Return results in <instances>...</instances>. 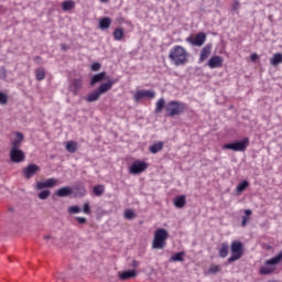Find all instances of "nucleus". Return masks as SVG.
I'll use <instances>...</instances> for the list:
<instances>
[{"label": "nucleus", "mask_w": 282, "mask_h": 282, "mask_svg": "<svg viewBox=\"0 0 282 282\" xmlns=\"http://www.w3.org/2000/svg\"><path fill=\"white\" fill-rule=\"evenodd\" d=\"M99 28L101 30H108V28H111V18H101L99 21Z\"/></svg>", "instance_id": "c85d7f7f"}, {"label": "nucleus", "mask_w": 282, "mask_h": 282, "mask_svg": "<svg viewBox=\"0 0 282 282\" xmlns=\"http://www.w3.org/2000/svg\"><path fill=\"white\" fill-rule=\"evenodd\" d=\"M1 8H3V7L0 6V10H1Z\"/></svg>", "instance_id": "5fc2aeb1"}, {"label": "nucleus", "mask_w": 282, "mask_h": 282, "mask_svg": "<svg viewBox=\"0 0 282 282\" xmlns=\"http://www.w3.org/2000/svg\"><path fill=\"white\" fill-rule=\"evenodd\" d=\"M248 147H250V139L247 137V138H243L240 141L224 144L223 149H224V151L228 150V151L243 152V151H246V149H248Z\"/></svg>", "instance_id": "39448f33"}, {"label": "nucleus", "mask_w": 282, "mask_h": 282, "mask_svg": "<svg viewBox=\"0 0 282 282\" xmlns=\"http://www.w3.org/2000/svg\"><path fill=\"white\" fill-rule=\"evenodd\" d=\"M72 193V187H62L55 192V195H57V197H69Z\"/></svg>", "instance_id": "aec40b11"}, {"label": "nucleus", "mask_w": 282, "mask_h": 282, "mask_svg": "<svg viewBox=\"0 0 282 282\" xmlns=\"http://www.w3.org/2000/svg\"><path fill=\"white\" fill-rule=\"evenodd\" d=\"M257 58H259V55L256 53L251 54V61H257Z\"/></svg>", "instance_id": "09e8293b"}, {"label": "nucleus", "mask_w": 282, "mask_h": 282, "mask_svg": "<svg viewBox=\"0 0 282 282\" xmlns=\"http://www.w3.org/2000/svg\"><path fill=\"white\" fill-rule=\"evenodd\" d=\"M282 261V250L275 257L265 261V265H279Z\"/></svg>", "instance_id": "412c9836"}, {"label": "nucleus", "mask_w": 282, "mask_h": 282, "mask_svg": "<svg viewBox=\"0 0 282 282\" xmlns=\"http://www.w3.org/2000/svg\"><path fill=\"white\" fill-rule=\"evenodd\" d=\"M116 83H118V79H108L107 83L100 84V86L97 89L99 95L102 96V94H107V91H111Z\"/></svg>", "instance_id": "9b49d317"}, {"label": "nucleus", "mask_w": 282, "mask_h": 282, "mask_svg": "<svg viewBox=\"0 0 282 282\" xmlns=\"http://www.w3.org/2000/svg\"><path fill=\"white\" fill-rule=\"evenodd\" d=\"M102 80H107L106 72L94 75L90 79V87H94V85H98V83H102Z\"/></svg>", "instance_id": "a211bd4d"}, {"label": "nucleus", "mask_w": 282, "mask_h": 282, "mask_svg": "<svg viewBox=\"0 0 282 282\" xmlns=\"http://www.w3.org/2000/svg\"><path fill=\"white\" fill-rule=\"evenodd\" d=\"M58 184V180L56 178H48L44 182H37L36 183V189L43 191V188H54Z\"/></svg>", "instance_id": "f8f14e48"}, {"label": "nucleus", "mask_w": 282, "mask_h": 282, "mask_svg": "<svg viewBox=\"0 0 282 282\" xmlns=\"http://www.w3.org/2000/svg\"><path fill=\"white\" fill-rule=\"evenodd\" d=\"M208 67H210V69H217L219 67H224V57L219 55L213 56L208 61Z\"/></svg>", "instance_id": "4468645a"}, {"label": "nucleus", "mask_w": 282, "mask_h": 282, "mask_svg": "<svg viewBox=\"0 0 282 282\" xmlns=\"http://www.w3.org/2000/svg\"><path fill=\"white\" fill-rule=\"evenodd\" d=\"M35 78L36 80H45V68L40 67L35 69Z\"/></svg>", "instance_id": "2f4dec72"}, {"label": "nucleus", "mask_w": 282, "mask_h": 282, "mask_svg": "<svg viewBox=\"0 0 282 282\" xmlns=\"http://www.w3.org/2000/svg\"><path fill=\"white\" fill-rule=\"evenodd\" d=\"M148 169L149 163L141 160H135L134 162H132L129 169V173H131V175H140V173H144V171H147Z\"/></svg>", "instance_id": "423d86ee"}, {"label": "nucleus", "mask_w": 282, "mask_h": 282, "mask_svg": "<svg viewBox=\"0 0 282 282\" xmlns=\"http://www.w3.org/2000/svg\"><path fill=\"white\" fill-rule=\"evenodd\" d=\"M166 239H169V231L166 229H156L154 232V239L152 247L155 250H162L166 246Z\"/></svg>", "instance_id": "7ed1b4c3"}, {"label": "nucleus", "mask_w": 282, "mask_h": 282, "mask_svg": "<svg viewBox=\"0 0 282 282\" xmlns=\"http://www.w3.org/2000/svg\"><path fill=\"white\" fill-rule=\"evenodd\" d=\"M66 151H68V153H76L78 151V143L75 141H68L66 143Z\"/></svg>", "instance_id": "c756f323"}, {"label": "nucleus", "mask_w": 282, "mask_h": 282, "mask_svg": "<svg viewBox=\"0 0 282 282\" xmlns=\"http://www.w3.org/2000/svg\"><path fill=\"white\" fill-rule=\"evenodd\" d=\"M15 138L11 141V150L21 149V144H23V140H25V135L23 132H14Z\"/></svg>", "instance_id": "2eb2a0df"}, {"label": "nucleus", "mask_w": 282, "mask_h": 282, "mask_svg": "<svg viewBox=\"0 0 282 282\" xmlns=\"http://www.w3.org/2000/svg\"><path fill=\"white\" fill-rule=\"evenodd\" d=\"M102 3H107V1H109V0H100Z\"/></svg>", "instance_id": "864d4df0"}, {"label": "nucleus", "mask_w": 282, "mask_h": 282, "mask_svg": "<svg viewBox=\"0 0 282 282\" xmlns=\"http://www.w3.org/2000/svg\"><path fill=\"white\" fill-rule=\"evenodd\" d=\"M76 8V2H74V0H65L62 3V10H64V12H68V10H74Z\"/></svg>", "instance_id": "393cba45"}, {"label": "nucleus", "mask_w": 282, "mask_h": 282, "mask_svg": "<svg viewBox=\"0 0 282 282\" xmlns=\"http://www.w3.org/2000/svg\"><path fill=\"white\" fill-rule=\"evenodd\" d=\"M41 172V167L34 163H30L26 167L22 170L25 180H32L34 175Z\"/></svg>", "instance_id": "6e6552de"}, {"label": "nucleus", "mask_w": 282, "mask_h": 282, "mask_svg": "<svg viewBox=\"0 0 282 282\" xmlns=\"http://www.w3.org/2000/svg\"><path fill=\"white\" fill-rule=\"evenodd\" d=\"M10 160L15 164L25 162V152H23L21 149L10 150Z\"/></svg>", "instance_id": "1a4fd4ad"}, {"label": "nucleus", "mask_w": 282, "mask_h": 282, "mask_svg": "<svg viewBox=\"0 0 282 282\" xmlns=\"http://www.w3.org/2000/svg\"><path fill=\"white\" fill-rule=\"evenodd\" d=\"M184 254H185L184 251L174 253L173 256H171L170 261H173V262L184 261Z\"/></svg>", "instance_id": "f704fd0d"}, {"label": "nucleus", "mask_w": 282, "mask_h": 282, "mask_svg": "<svg viewBox=\"0 0 282 282\" xmlns=\"http://www.w3.org/2000/svg\"><path fill=\"white\" fill-rule=\"evenodd\" d=\"M68 213H69L70 215H76V214L80 213V207H78V206H70V207L68 208Z\"/></svg>", "instance_id": "a19ab883"}, {"label": "nucleus", "mask_w": 282, "mask_h": 282, "mask_svg": "<svg viewBox=\"0 0 282 282\" xmlns=\"http://www.w3.org/2000/svg\"><path fill=\"white\" fill-rule=\"evenodd\" d=\"M230 249V246L228 245V242H223L220 245V248H219V257L221 259H226V257H228V250Z\"/></svg>", "instance_id": "b1692460"}, {"label": "nucleus", "mask_w": 282, "mask_h": 282, "mask_svg": "<svg viewBox=\"0 0 282 282\" xmlns=\"http://www.w3.org/2000/svg\"><path fill=\"white\" fill-rule=\"evenodd\" d=\"M83 213H85V215H91V206H89V203L84 204Z\"/></svg>", "instance_id": "37998d69"}, {"label": "nucleus", "mask_w": 282, "mask_h": 282, "mask_svg": "<svg viewBox=\"0 0 282 282\" xmlns=\"http://www.w3.org/2000/svg\"><path fill=\"white\" fill-rule=\"evenodd\" d=\"M0 78L2 80H6V78H8V70H6V67H0Z\"/></svg>", "instance_id": "79ce46f5"}, {"label": "nucleus", "mask_w": 282, "mask_h": 282, "mask_svg": "<svg viewBox=\"0 0 282 282\" xmlns=\"http://www.w3.org/2000/svg\"><path fill=\"white\" fill-rule=\"evenodd\" d=\"M213 52V45L207 44L200 50L199 63H204V61L208 59Z\"/></svg>", "instance_id": "f3484780"}, {"label": "nucleus", "mask_w": 282, "mask_h": 282, "mask_svg": "<svg viewBox=\"0 0 282 282\" xmlns=\"http://www.w3.org/2000/svg\"><path fill=\"white\" fill-rule=\"evenodd\" d=\"M100 100V93L96 89L86 96V102H96Z\"/></svg>", "instance_id": "4be33fe9"}, {"label": "nucleus", "mask_w": 282, "mask_h": 282, "mask_svg": "<svg viewBox=\"0 0 282 282\" xmlns=\"http://www.w3.org/2000/svg\"><path fill=\"white\" fill-rule=\"evenodd\" d=\"M93 193L96 197H102V195H105V185H96L93 188Z\"/></svg>", "instance_id": "7c9ffc66"}, {"label": "nucleus", "mask_w": 282, "mask_h": 282, "mask_svg": "<svg viewBox=\"0 0 282 282\" xmlns=\"http://www.w3.org/2000/svg\"><path fill=\"white\" fill-rule=\"evenodd\" d=\"M169 58L176 67H180L188 63V52L184 46L176 45L170 51Z\"/></svg>", "instance_id": "f03ea898"}, {"label": "nucleus", "mask_w": 282, "mask_h": 282, "mask_svg": "<svg viewBox=\"0 0 282 282\" xmlns=\"http://www.w3.org/2000/svg\"><path fill=\"white\" fill-rule=\"evenodd\" d=\"M44 239H52V236H44Z\"/></svg>", "instance_id": "3c124183"}, {"label": "nucleus", "mask_w": 282, "mask_h": 282, "mask_svg": "<svg viewBox=\"0 0 282 282\" xmlns=\"http://www.w3.org/2000/svg\"><path fill=\"white\" fill-rule=\"evenodd\" d=\"M188 107L186 104L177 100H171L166 104V100L164 98H161L156 101V107L154 110V113H162V111H165L166 118H175V116H182Z\"/></svg>", "instance_id": "f257e3e1"}, {"label": "nucleus", "mask_w": 282, "mask_h": 282, "mask_svg": "<svg viewBox=\"0 0 282 282\" xmlns=\"http://www.w3.org/2000/svg\"><path fill=\"white\" fill-rule=\"evenodd\" d=\"M142 98H155V91L153 90H138L134 94V100L135 102H140V100H142Z\"/></svg>", "instance_id": "ddd939ff"}, {"label": "nucleus", "mask_w": 282, "mask_h": 282, "mask_svg": "<svg viewBox=\"0 0 282 282\" xmlns=\"http://www.w3.org/2000/svg\"><path fill=\"white\" fill-rule=\"evenodd\" d=\"M187 43H191V45H195L196 47H202L204 43H206V33L200 32L197 33L195 36L191 35L186 39Z\"/></svg>", "instance_id": "0eeeda50"}, {"label": "nucleus", "mask_w": 282, "mask_h": 282, "mask_svg": "<svg viewBox=\"0 0 282 282\" xmlns=\"http://www.w3.org/2000/svg\"><path fill=\"white\" fill-rule=\"evenodd\" d=\"M209 274H217L221 272V265L218 264H212L208 270Z\"/></svg>", "instance_id": "e433bc0d"}, {"label": "nucleus", "mask_w": 282, "mask_h": 282, "mask_svg": "<svg viewBox=\"0 0 282 282\" xmlns=\"http://www.w3.org/2000/svg\"><path fill=\"white\" fill-rule=\"evenodd\" d=\"M82 191H83V195H86L87 192L85 191L84 187L82 188Z\"/></svg>", "instance_id": "603ef678"}, {"label": "nucleus", "mask_w": 282, "mask_h": 282, "mask_svg": "<svg viewBox=\"0 0 282 282\" xmlns=\"http://www.w3.org/2000/svg\"><path fill=\"white\" fill-rule=\"evenodd\" d=\"M0 105H8V95L6 93H0Z\"/></svg>", "instance_id": "ea45409f"}, {"label": "nucleus", "mask_w": 282, "mask_h": 282, "mask_svg": "<svg viewBox=\"0 0 282 282\" xmlns=\"http://www.w3.org/2000/svg\"><path fill=\"white\" fill-rule=\"evenodd\" d=\"M140 267V261H138V260H132V262H131V268H139Z\"/></svg>", "instance_id": "49530a36"}, {"label": "nucleus", "mask_w": 282, "mask_h": 282, "mask_svg": "<svg viewBox=\"0 0 282 282\" xmlns=\"http://www.w3.org/2000/svg\"><path fill=\"white\" fill-rule=\"evenodd\" d=\"M230 8H231V12H236L237 14H239L241 2H239L238 0H234L230 4Z\"/></svg>", "instance_id": "c9c22d12"}, {"label": "nucleus", "mask_w": 282, "mask_h": 282, "mask_svg": "<svg viewBox=\"0 0 282 282\" xmlns=\"http://www.w3.org/2000/svg\"><path fill=\"white\" fill-rule=\"evenodd\" d=\"M75 221L79 223L80 225L87 224V218L85 217H75Z\"/></svg>", "instance_id": "a18cd8bd"}, {"label": "nucleus", "mask_w": 282, "mask_h": 282, "mask_svg": "<svg viewBox=\"0 0 282 282\" xmlns=\"http://www.w3.org/2000/svg\"><path fill=\"white\" fill-rule=\"evenodd\" d=\"M270 63L273 67H278L282 63V53H275L273 54L272 58L270 59Z\"/></svg>", "instance_id": "bb28decb"}, {"label": "nucleus", "mask_w": 282, "mask_h": 282, "mask_svg": "<svg viewBox=\"0 0 282 282\" xmlns=\"http://www.w3.org/2000/svg\"><path fill=\"white\" fill-rule=\"evenodd\" d=\"M50 195H51L50 189H44V191L39 193V198L40 199H47V197H50Z\"/></svg>", "instance_id": "58836bf2"}, {"label": "nucleus", "mask_w": 282, "mask_h": 282, "mask_svg": "<svg viewBox=\"0 0 282 282\" xmlns=\"http://www.w3.org/2000/svg\"><path fill=\"white\" fill-rule=\"evenodd\" d=\"M243 257V243L239 240H235L231 242V257L228 258V263H235V261H239Z\"/></svg>", "instance_id": "20e7f679"}, {"label": "nucleus", "mask_w": 282, "mask_h": 282, "mask_svg": "<svg viewBox=\"0 0 282 282\" xmlns=\"http://www.w3.org/2000/svg\"><path fill=\"white\" fill-rule=\"evenodd\" d=\"M68 89L74 96H78V93L83 90V77L73 79L68 86Z\"/></svg>", "instance_id": "9d476101"}, {"label": "nucleus", "mask_w": 282, "mask_h": 282, "mask_svg": "<svg viewBox=\"0 0 282 282\" xmlns=\"http://www.w3.org/2000/svg\"><path fill=\"white\" fill-rule=\"evenodd\" d=\"M100 67H102V65L98 62H95L91 64V70L93 72H100Z\"/></svg>", "instance_id": "c03bdc74"}, {"label": "nucleus", "mask_w": 282, "mask_h": 282, "mask_svg": "<svg viewBox=\"0 0 282 282\" xmlns=\"http://www.w3.org/2000/svg\"><path fill=\"white\" fill-rule=\"evenodd\" d=\"M124 218L126 219H135V213L132 209H126Z\"/></svg>", "instance_id": "4c0bfd02"}, {"label": "nucleus", "mask_w": 282, "mask_h": 282, "mask_svg": "<svg viewBox=\"0 0 282 282\" xmlns=\"http://www.w3.org/2000/svg\"><path fill=\"white\" fill-rule=\"evenodd\" d=\"M174 206L176 208H184L186 206V195H180L174 198Z\"/></svg>", "instance_id": "6ab92c4d"}, {"label": "nucleus", "mask_w": 282, "mask_h": 282, "mask_svg": "<svg viewBox=\"0 0 282 282\" xmlns=\"http://www.w3.org/2000/svg\"><path fill=\"white\" fill-rule=\"evenodd\" d=\"M112 36L115 41H122L124 39V29L122 28L115 29Z\"/></svg>", "instance_id": "a878e982"}, {"label": "nucleus", "mask_w": 282, "mask_h": 282, "mask_svg": "<svg viewBox=\"0 0 282 282\" xmlns=\"http://www.w3.org/2000/svg\"><path fill=\"white\" fill-rule=\"evenodd\" d=\"M120 281H129V279H135L138 276V272L135 270H127L120 271L118 273Z\"/></svg>", "instance_id": "dca6fc26"}, {"label": "nucleus", "mask_w": 282, "mask_h": 282, "mask_svg": "<svg viewBox=\"0 0 282 282\" xmlns=\"http://www.w3.org/2000/svg\"><path fill=\"white\" fill-rule=\"evenodd\" d=\"M116 21H117V23H119V24L124 23V19H123V18H118Z\"/></svg>", "instance_id": "8fccbe9b"}, {"label": "nucleus", "mask_w": 282, "mask_h": 282, "mask_svg": "<svg viewBox=\"0 0 282 282\" xmlns=\"http://www.w3.org/2000/svg\"><path fill=\"white\" fill-rule=\"evenodd\" d=\"M276 271V268L274 267H262L260 268V274L268 275L273 274V272Z\"/></svg>", "instance_id": "473e14b6"}, {"label": "nucleus", "mask_w": 282, "mask_h": 282, "mask_svg": "<svg viewBox=\"0 0 282 282\" xmlns=\"http://www.w3.org/2000/svg\"><path fill=\"white\" fill-rule=\"evenodd\" d=\"M162 149H164V142L159 141L152 145L149 147V151L150 153H160V151H162Z\"/></svg>", "instance_id": "5701e85b"}, {"label": "nucleus", "mask_w": 282, "mask_h": 282, "mask_svg": "<svg viewBox=\"0 0 282 282\" xmlns=\"http://www.w3.org/2000/svg\"><path fill=\"white\" fill-rule=\"evenodd\" d=\"M33 61H34V63H36V65H41V61H42V58H41V56H35L34 58H33Z\"/></svg>", "instance_id": "de8ad7c7"}, {"label": "nucleus", "mask_w": 282, "mask_h": 282, "mask_svg": "<svg viewBox=\"0 0 282 282\" xmlns=\"http://www.w3.org/2000/svg\"><path fill=\"white\" fill-rule=\"evenodd\" d=\"M248 186H250V182L242 181L238 184V186L236 187V191H237V193H243V191H246V188H248Z\"/></svg>", "instance_id": "72a5a7b5"}, {"label": "nucleus", "mask_w": 282, "mask_h": 282, "mask_svg": "<svg viewBox=\"0 0 282 282\" xmlns=\"http://www.w3.org/2000/svg\"><path fill=\"white\" fill-rule=\"evenodd\" d=\"M250 217H252V209H245V216H242L241 227L246 228L248 223L250 221Z\"/></svg>", "instance_id": "cd10ccee"}]
</instances>
